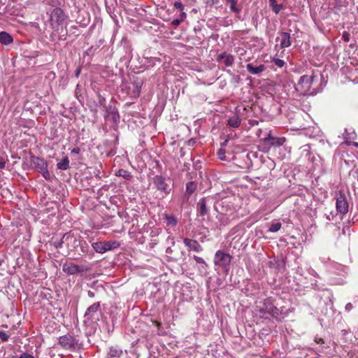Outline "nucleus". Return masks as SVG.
Returning <instances> with one entry per match:
<instances>
[{
  "instance_id": "26",
  "label": "nucleus",
  "mask_w": 358,
  "mask_h": 358,
  "mask_svg": "<svg viewBox=\"0 0 358 358\" xmlns=\"http://www.w3.org/2000/svg\"><path fill=\"white\" fill-rule=\"evenodd\" d=\"M196 187H197V185L196 182H192V181L189 182L186 185V192L189 196L192 193L194 192V191L196 189Z\"/></svg>"
},
{
  "instance_id": "25",
  "label": "nucleus",
  "mask_w": 358,
  "mask_h": 358,
  "mask_svg": "<svg viewBox=\"0 0 358 358\" xmlns=\"http://www.w3.org/2000/svg\"><path fill=\"white\" fill-rule=\"evenodd\" d=\"M116 176L122 177L124 179L130 180L132 178V176L131 173L128 171L124 170V169H120L118 170L116 173Z\"/></svg>"
},
{
  "instance_id": "40",
  "label": "nucleus",
  "mask_w": 358,
  "mask_h": 358,
  "mask_svg": "<svg viewBox=\"0 0 358 358\" xmlns=\"http://www.w3.org/2000/svg\"><path fill=\"white\" fill-rule=\"evenodd\" d=\"M182 22V19H175L172 21L171 24L173 26H178Z\"/></svg>"
},
{
  "instance_id": "22",
  "label": "nucleus",
  "mask_w": 358,
  "mask_h": 358,
  "mask_svg": "<svg viewBox=\"0 0 358 358\" xmlns=\"http://www.w3.org/2000/svg\"><path fill=\"white\" fill-rule=\"evenodd\" d=\"M57 167L59 170H67L69 168V159L68 157H64L57 164Z\"/></svg>"
},
{
  "instance_id": "31",
  "label": "nucleus",
  "mask_w": 358,
  "mask_h": 358,
  "mask_svg": "<svg viewBox=\"0 0 358 358\" xmlns=\"http://www.w3.org/2000/svg\"><path fill=\"white\" fill-rule=\"evenodd\" d=\"M229 3H230V8L232 11L235 13H239L240 10L236 7V0H227Z\"/></svg>"
},
{
  "instance_id": "17",
  "label": "nucleus",
  "mask_w": 358,
  "mask_h": 358,
  "mask_svg": "<svg viewBox=\"0 0 358 358\" xmlns=\"http://www.w3.org/2000/svg\"><path fill=\"white\" fill-rule=\"evenodd\" d=\"M246 69L250 73L259 76L265 71L266 66L264 64L255 66L253 64L250 63L247 64Z\"/></svg>"
},
{
  "instance_id": "51",
  "label": "nucleus",
  "mask_w": 358,
  "mask_h": 358,
  "mask_svg": "<svg viewBox=\"0 0 358 358\" xmlns=\"http://www.w3.org/2000/svg\"><path fill=\"white\" fill-rule=\"evenodd\" d=\"M345 308H346V310H350L352 308V303H348V304L346 305V306H345Z\"/></svg>"
},
{
  "instance_id": "44",
  "label": "nucleus",
  "mask_w": 358,
  "mask_h": 358,
  "mask_svg": "<svg viewBox=\"0 0 358 358\" xmlns=\"http://www.w3.org/2000/svg\"><path fill=\"white\" fill-rule=\"evenodd\" d=\"M98 98H99V103L100 105H103L105 103V98L103 96H102L101 94L98 95Z\"/></svg>"
},
{
  "instance_id": "15",
  "label": "nucleus",
  "mask_w": 358,
  "mask_h": 358,
  "mask_svg": "<svg viewBox=\"0 0 358 358\" xmlns=\"http://www.w3.org/2000/svg\"><path fill=\"white\" fill-rule=\"evenodd\" d=\"M264 141L269 142L271 146H281L285 142V138L282 137H273L271 136V134H268L266 137L264 138Z\"/></svg>"
},
{
  "instance_id": "50",
  "label": "nucleus",
  "mask_w": 358,
  "mask_h": 358,
  "mask_svg": "<svg viewBox=\"0 0 358 358\" xmlns=\"http://www.w3.org/2000/svg\"><path fill=\"white\" fill-rule=\"evenodd\" d=\"M276 1H277V0H269V3H270L271 8L272 6H273L275 4H277Z\"/></svg>"
},
{
  "instance_id": "11",
  "label": "nucleus",
  "mask_w": 358,
  "mask_h": 358,
  "mask_svg": "<svg viewBox=\"0 0 358 358\" xmlns=\"http://www.w3.org/2000/svg\"><path fill=\"white\" fill-rule=\"evenodd\" d=\"M59 343L66 349L74 348L78 343L75 338L69 334L60 336Z\"/></svg>"
},
{
  "instance_id": "1",
  "label": "nucleus",
  "mask_w": 358,
  "mask_h": 358,
  "mask_svg": "<svg viewBox=\"0 0 358 358\" xmlns=\"http://www.w3.org/2000/svg\"><path fill=\"white\" fill-rule=\"evenodd\" d=\"M232 257L223 250H217L214 257L213 262L215 266L221 268L225 273H228Z\"/></svg>"
},
{
  "instance_id": "2",
  "label": "nucleus",
  "mask_w": 358,
  "mask_h": 358,
  "mask_svg": "<svg viewBox=\"0 0 358 358\" xmlns=\"http://www.w3.org/2000/svg\"><path fill=\"white\" fill-rule=\"evenodd\" d=\"M102 315L100 302H96L89 306L85 313V322L96 323Z\"/></svg>"
},
{
  "instance_id": "18",
  "label": "nucleus",
  "mask_w": 358,
  "mask_h": 358,
  "mask_svg": "<svg viewBox=\"0 0 358 358\" xmlns=\"http://www.w3.org/2000/svg\"><path fill=\"white\" fill-rule=\"evenodd\" d=\"M106 117L108 118H110L114 122H117L120 118L117 110L110 106L108 107H106Z\"/></svg>"
},
{
  "instance_id": "28",
  "label": "nucleus",
  "mask_w": 358,
  "mask_h": 358,
  "mask_svg": "<svg viewBox=\"0 0 358 358\" xmlns=\"http://www.w3.org/2000/svg\"><path fill=\"white\" fill-rule=\"evenodd\" d=\"M78 248H80V251L83 253H87L89 251V245L87 242L80 238V244H78Z\"/></svg>"
},
{
  "instance_id": "57",
  "label": "nucleus",
  "mask_w": 358,
  "mask_h": 358,
  "mask_svg": "<svg viewBox=\"0 0 358 358\" xmlns=\"http://www.w3.org/2000/svg\"><path fill=\"white\" fill-rule=\"evenodd\" d=\"M190 143H191V144H193V142H191V141H189V145H190Z\"/></svg>"
},
{
  "instance_id": "55",
  "label": "nucleus",
  "mask_w": 358,
  "mask_h": 358,
  "mask_svg": "<svg viewBox=\"0 0 358 358\" xmlns=\"http://www.w3.org/2000/svg\"><path fill=\"white\" fill-rule=\"evenodd\" d=\"M153 322L157 327H159L161 326V323L159 322L154 321Z\"/></svg>"
},
{
  "instance_id": "46",
  "label": "nucleus",
  "mask_w": 358,
  "mask_h": 358,
  "mask_svg": "<svg viewBox=\"0 0 358 358\" xmlns=\"http://www.w3.org/2000/svg\"><path fill=\"white\" fill-rule=\"evenodd\" d=\"M334 217V214L331 212L329 215H326V218L328 220H332Z\"/></svg>"
},
{
  "instance_id": "49",
  "label": "nucleus",
  "mask_w": 358,
  "mask_h": 358,
  "mask_svg": "<svg viewBox=\"0 0 358 358\" xmlns=\"http://www.w3.org/2000/svg\"><path fill=\"white\" fill-rule=\"evenodd\" d=\"M71 152L74 154H78L80 152V148H75L71 150Z\"/></svg>"
},
{
  "instance_id": "56",
  "label": "nucleus",
  "mask_w": 358,
  "mask_h": 358,
  "mask_svg": "<svg viewBox=\"0 0 358 358\" xmlns=\"http://www.w3.org/2000/svg\"><path fill=\"white\" fill-rule=\"evenodd\" d=\"M190 143H191V144H193V142H191V141H189V145H190Z\"/></svg>"
},
{
  "instance_id": "13",
  "label": "nucleus",
  "mask_w": 358,
  "mask_h": 358,
  "mask_svg": "<svg viewBox=\"0 0 358 358\" xmlns=\"http://www.w3.org/2000/svg\"><path fill=\"white\" fill-rule=\"evenodd\" d=\"M216 60L220 63L223 62L226 66H231L234 62V57L227 52H223L217 56Z\"/></svg>"
},
{
  "instance_id": "41",
  "label": "nucleus",
  "mask_w": 358,
  "mask_h": 358,
  "mask_svg": "<svg viewBox=\"0 0 358 358\" xmlns=\"http://www.w3.org/2000/svg\"><path fill=\"white\" fill-rule=\"evenodd\" d=\"M63 244H64V243L62 242V238L59 241H55L54 243V245L56 248H61Z\"/></svg>"
},
{
  "instance_id": "37",
  "label": "nucleus",
  "mask_w": 358,
  "mask_h": 358,
  "mask_svg": "<svg viewBox=\"0 0 358 358\" xmlns=\"http://www.w3.org/2000/svg\"><path fill=\"white\" fill-rule=\"evenodd\" d=\"M173 6L176 8L182 10L184 8V6L180 1H176L173 3Z\"/></svg>"
},
{
  "instance_id": "52",
  "label": "nucleus",
  "mask_w": 358,
  "mask_h": 358,
  "mask_svg": "<svg viewBox=\"0 0 358 358\" xmlns=\"http://www.w3.org/2000/svg\"><path fill=\"white\" fill-rule=\"evenodd\" d=\"M87 294L91 298H93L94 296V293L93 292H92V291H88Z\"/></svg>"
},
{
  "instance_id": "21",
  "label": "nucleus",
  "mask_w": 358,
  "mask_h": 358,
  "mask_svg": "<svg viewBox=\"0 0 358 358\" xmlns=\"http://www.w3.org/2000/svg\"><path fill=\"white\" fill-rule=\"evenodd\" d=\"M241 122V119L238 115H234L228 120V125L233 128H238Z\"/></svg>"
},
{
  "instance_id": "42",
  "label": "nucleus",
  "mask_w": 358,
  "mask_h": 358,
  "mask_svg": "<svg viewBox=\"0 0 358 358\" xmlns=\"http://www.w3.org/2000/svg\"><path fill=\"white\" fill-rule=\"evenodd\" d=\"M19 358H35V357L27 352H23L22 354L20 355Z\"/></svg>"
},
{
  "instance_id": "4",
  "label": "nucleus",
  "mask_w": 358,
  "mask_h": 358,
  "mask_svg": "<svg viewBox=\"0 0 358 358\" xmlns=\"http://www.w3.org/2000/svg\"><path fill=\"white\" fill-rule=\"evenodd\" d=\"M315 76L303 75L301 76L299 80L296 85V89L301 94L308 92L314 81Z\"/></svg>"
},
{
  "instance_id": "16",
  "label": "nucleus",
  "mask_w": 358,
  "mask_h": 358,
  "mask_svg": "<svg viewBox=\"0 0 358 358\" xmlns=\"http://www.w3.org/2000/svg\"><path fill=\"white\" fill-rule=\"evenodd\" d=\"M290 34L288 32H280V36L277 38L280 40V48H286L289 47L292 45L291 39H290Z\"/></svg>"
},
{
  "instance_id": "33",
  "label": "nucleus",
  "mask_w": 358,
  "mask_h": 358,
  "mask_svg": "<svg viewBox=\"0 0 358 358\" xmlns=\"http://www.w3.org/2000/svg\"><path fill=\"white\" fill-rule=\"evenodd\" d=\"M272 62L275 66L280 68L283 67L284 65L285 64V62L282 59L279 58H273Z\"/></svg>"
},
{
  "instance_id": "23",
  "label": "nucleus",
  "mask_w": 358,
  "mask_h": 358,
  "mask_svg": "<svg viewBox=\"0 0 358 358\" xmlns=\"http://www.w3.org/2000/svg\"><path fill=\"white\" fill-rule=\"evenodd\" d=\"M104 242H96L92 243V248L99 253H104L106 252Z\"/></svg>"
},
{
  "instance_id": "3",
  "label": "nucleus",
  "mask_w": 358,
  "mask_h": 358,
  "mask_svg": "<svg viewBox=\"0 0 358 358\" xmlns=\"http://www.w3.org/2000/svg\"><path fill=\"white\" fill-rule=\"evenodd\" d=\"M31 164L36 171L42 174L45 180H51V175L49 173L48 164L45 159L38 157H31Z\"/></svg>"
},
{
  "instance_id": "10",
  "label": "nucleus",
  "mask_w": 358,
  "mask_h": 358,
  "mask_svg": "<svg viewBox=\"0 0 358 358\" xmlns=\"http://www.w3.org/2000/svg\"><path fill=\"white\" fill-rule=\"evenodd\" d=\"M83 266H78L71 262H65L62 265V271L68 275H74L86 271Z\"/></svg>"
},
{
  "instance_id": "38",
  "label": "nucleus",
  "mask_w": 358,
  "mask_h": 358,
  "mask_svg": "<svg viewBox=\"0 0 358 358\" xmlns=\"http://www.w3.org/2000/svg\"><path fill=\"white\" fill-rule=\"evenodd\" d=\"M355 134L354 132L352 133H348V130L345 129V134H343L344 135V138L346 139V140H348V139H353L354 137L352 136V135Z\"/></svg>"
},
{
  "instance_id": "19",
  "label": "nucleus",
  "mask_w": 358,
  "mask_h": 358,
  "mask_svg": "<svg viewBox=\"0 0 358 358\" xmlns=\"http://www.w3.org/2000/svg\"><path fill=\"white\" fill-rule=\"evenodd\" d=\"M271 305V303L268 300H266L263 303H260L259 305L257 306L256 310L263 315L269 314Z\"/></svg>"
},
{
  "instance_id": "43",
  "label": "nucleus",
  "mask_w": 358,
  "mask_h": 358,
  "mask_svg": "<svg viewBox=\"0 0 358 358\" xmlns=\"http://www.w3.org/2000/svg\"><path fill=\"white\" fill-rule=\"evenodd\" d=\"M217 154L219 155L220 159H221L222 160L224 159L225 156H224V151L223 150L220 149L218 151Z\"/></svg>"
},
{
  "instance_id": "7",
  "label": "nucleus",
  "mask_w": 358,
  "mask_h": 358,
  "mask_svg": "<svg viewBox=\"0 0 358 358\" xmlns=\"http://www.w3.org/2000/svg\"><path fill=\"white\" fill-rule=\"evenodd\" d=\"M66 19L64 11L60 8H55L50 14L51 25L55 27V25L61 24Z\"/></svg>"
},
{
  "instance_id": "36",
  "label": "nucleus",
  "mask_w": 358,
  "mask_h": 358,
  "mask_svg": "<svg viewBox=\"0 0 358 358\" xmlns=\"http://www.w3.org/2000/svg\"><path fill=\"white\" fill-rule=\"evenodd\" d=\"M193 259L195 260V262L199 264V265L201 264H206V262H205V260L202 258V257H198V256H196V255H194L193 256Z\"/></svg>"
},
{
  "instance_id": "6",
  "label": "nucleus",
  "mask_w": 358,
  "mask_h": 358,
  "mask_svg": "<svg viewBox=\"0 0 358 358\" xmlns=\"http://www.w3.org/2000/svg\"><path fill=\"white\" fill-rule=\"evenodd\" d=\"M62 242L64 243L69 250L74 251L78 249V244H80V236L66 233L62 236Z\"/></svg>"
},
{
  "instance_id": "47",
  "label": "nucleus",
  "mask_w": 358,
  "mask_h": 358,
  "mask_svg": "<svg viewBox=\"0 0 358 358\" xmlns=\"http://www.w3.org/2000/svg\"><path fill=\"white\" fill-rule=\"evenodd\" d=\"M81 72V67H78L75 71V76L78 78Z\"/></svg>"
},
{
  "instance_id": "32",
  "label": "nucleus",
  "mask_w": 358,
  "mask_h": 358,
  "mask_svg": "<svg viewBox=\"0 0 358 358\" xmlns=\"http://www.w3.org/2000/svg\"><path fill=\"white\" fill-rule=\"evenodd\" d=\"M167 224L170 226H175L177 224V220L174 216H166Z\"/></svg>"
},
{
  "instance_id": "20",
  "label": "nucleus",
  "mask_w": 358,
  "mask_h": 358,
  "mask_svg": "<svg viewBox=\"0 0 358 358\" xmlns=\"http://www.w3.org/2000/svg\"><path fill=\"white\" fill-rule=\"evenodd\" d=\"M13 39L11 35L6 31L0 32V43L3 45H9L13 42Z\"/></svg>"
},
{
  "instance_id": "9",
  "label": "nucleus",
  "mask_w": 358,
  "mask_h": 358,
  "mask_svg": "<svg viewBox=\"0 0 358 358\" xmlns=\"http://www.w3.org/2000/svg\"><path fill=\"white\" fill-rule=\"evenodd\" d=\"M153 183L157 190L163 192L165 195L169 194L171 188L169 187V185L165 182V179L162 176H155L153 178Z\"/></svg>"
},
{
  "instance_id": "39",
  "label": "nucleus",
  "mask_w": 358,
  "mask_h": 358,
  "mask_svg": "<svg viewBox=\"0 0 358 358\" xmlns=\"http://www.w3.org/2000/svg\"><path fill=\"white\" fill-rule=\"evenodd\" d=\"M342 38L344 40V41L348 42L350 41V34L348 32H347V31H344L343 35H342Z\"/></svg>"
},
{
  "instance_id": "29",
  "label": "nucleus",
  "mask_w": 358,
  "mask_h": 358,
  "mask_svg": "<svg viewBox=\"0 0 358 358\" xmlns=\"http://www.w3.org/2000/svg\"><path fill=\"white\" fill-rule=\"evenodd\" d=\"M208 266L207 263H206L204 264H201L198 267L199 272L203 276H205V275H207V273H208Z\"/></svg>"
},
{
  "instance_id": "48",
  "label": "nucleus",
  "mask_w": 358,
  "mask_h": 358,
  "mask_svg": "<svg viewBox=\"0 0 358 358\" xmlns=\"http://www.w3.org/2000/svg\"><path fill=\"white\" fill-rule=\"evenodd\" d=\"M315 342L318 344H323L324 341L322 338H315Z\"/></svg>"
},
{
  "instance_id": "12",
  "label": "nucleus",
  "mask_w": 358,
  "mask_h": 358,
  "mask_svg": "<svg viewBox=\"0 0 358 358\" xmlns=\"http://www.w3.org/2000/svg\"><path fill=\"white\" fill-rule=\"evenodd\" d=\"M183 243L188 248L189 251H194L196 252L203 251V247L197 241L194 239L184 238Z\"/></svg>"
},
{
  "instance_id": "27",
  "label": "nucleus",
  "mask_w": 358,
  "mask_h": 358,
  "mask_svg": "<svg viewBox=\"0 0 358 358\" xmlns=\"http://www.w3.org/2000/svg\"><path fill=\"white\" fill-rule=\"evenodd\" d=\"M282 227V224L279 222H272L269 227L268 231L270 232H277Z\"/></svg>"
},
{
  "instance_id": "54",
  "label": "nucleus",
  "mask_w": 358,
  "mask_h": 358,
  "mask_svg": "<svg viewBox=\"0 0 358 358\" xmlns=\"http://www.w3.org/2000/svg\"><path fill=\"white\" fill-rule=\"evenodd\" d=\"M180 16H181V18L180 19H182V20L186 17V13L182 12L181 14H180Z\"/></svg>"
},
{
  "instance_id": "24",
  "label": "nucleus",
  "mask_w": 358,
  "mask_h": 358,
  "mask_svg": "<svg viewBox=\"0 0 358 358\" xmlns=\"http://www.w3.org/2000/svg\"><path fill=\"white\" fill-rule=\"evenodd\" d=\"M104 245L106 246V252L109 250H112L116 249L120 247V243L117 241H110L104 242Z\"/></svg>"
},
{
  "instance_id": "8",
  "label": "nucleus",
  "mask_w": 358,
  "mask_h": 358,
  "mask_svg": "<svg viewBox=\"0 0 358 358\" xmlns=\"http://www.w3.org/2000/svg\"><path fill=\"white\" fill-rule=\"evenodd\" d=\"M211 203V199L208 197L201 198L196 204V213L199 216H205L209 213L208 205Z\"/></svg>"
},
{
  "instance_id": "30",
  "label": "nucleus",
  "mask_w": 358,
  "mask_h": 358,
  "mask_svg": "<svg viewBox=\"0 0 358 358\" xmlns=\"http://www.w3.org/2000/svg\"><path fill=\"white\" fill-rule=\"evenodd\" d=\"M279 309L271 303L270 306V311L268 315H271L272 317H277L279 315Z\"/></svg>"
},
{
  "instance_id": "45",
  "label": "nucleus",
  "mask_w": 358,
  "mask_h": 358,
  "mask_svg": "<svg viewBox=\"0 0 358 358\" xmlns=\"http://www.w3.org/2000/svg\"><path fill=\"white\" fill-rule=\"evenodd\" d=\"M6 166V161L3 158L0 157V169H3L5 168Z\"/></svg>"
},
{
  "instance_id": "5",
  "label": "nucleus",
  "mask_w": 358,
  "mask_h": 358,
  "mask_svg": "<svg viewBox=\"0 0 358 358\" xmlns=\"http://www.w3.org/2000/svg\"><path fill=\"white\" fill-rule=\"evenodd\" d=\"M336 208L337 213L344 215L348 212V202L345 194L343 191L336 193Z\"/></svg>"
},
{
  "instance_id": "35",
  "label": "nucleus",
  "mask_w": 358,
  "mask_h": 358,
  "mask_svg": "<svg viewBox=\"0 0 358 358\" xmlns=\"http://www.w3.org/2000/svg\"><path fill=\"white\" fill-rule=\"evenodd\" d=\"M9 338V336L5 332L0 331V339L3 342H6Z\"/></svg>"
},
{
  "instance_id": "14",
  "label": "nucleus",
  "mask_w": 358,
  "mask_h": 358,
  "mask_svg": "<svg viewBox=\"0 0 358 358\" xmlns=\"http://www.w3.org/2000/svg\"><path fill=\"white\" fill-rule=\"evenodd\" d=\"M122 349L118 345L110 346L108 348L106 358H120L122 356Z\"/></svg>"
},
{
  "instance_id": "34",
  "label": "nucleus",
  "mask_w": 358,
  "mask_h": 358,
  "mask_svg": "<svg viewBox=\"0 0 358 358\" xmlns=\"http://www.w3.org/2000/svg\"><path fill=\"white\" fill-rule=\"evenodd\" d=\"M272 10L275 13L278 14L281 10L284 8L283 4H275L271 7Z\"/></svg>"
},
{
  "instance_id": "53",
  "label": "nucleus",
  "mask_w": 358,
  "mask_h": 358,
  "mask_svg": "<svg viewBox=\"0 0 358 358\" xmlns=\"http://www.w3.org/2000/svg\"><path fill=\"white\" fill-rule=\"evenodd\" d=\"M229 136L227 137V138L222 143V146H225L229 141Z\"/></svg>"
}]
</instances>
